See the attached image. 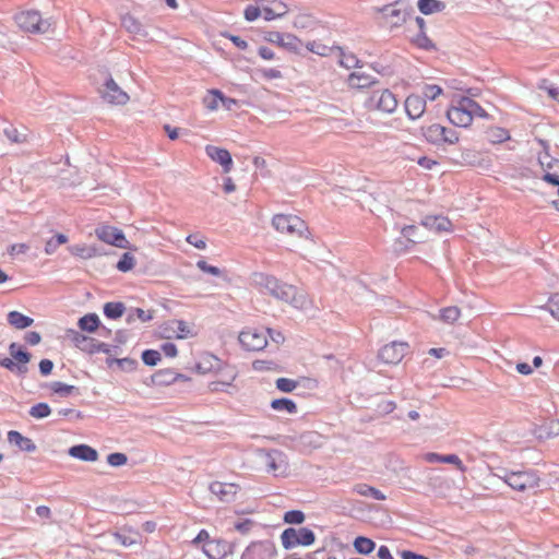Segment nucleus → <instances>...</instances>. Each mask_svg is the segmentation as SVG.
<instances>
[{"label":"nucleus","mask_w":559,"mask_h":559,"mask_svg":"<svg viewBox=\"0 0 559 559\" xmlns=\"http://www.w3.org/2000/svg\"><path fill=\"white\" fill-rule=\"evenodd\" d=\"M250 285L263 295H270L277 300L287 302L295 308H304L307 299L297 287L282 282L274 275L254 272L250 276Z\"/></svg>","instance_id":"nucleus-1"},{"label":"nucleus","mask_w":559,"mask_h":559,"mask_svg":"<svg viewBox=\"0 0 559 559\" xmlns=\"http://www.w3.org/2000/svg\"><path fill=\"white\" fill-rule=\"evenodd\" d=\"M493 476L519 492L535 490L539 487L540 483L538 473L534 469L510 471L498 467L496 472H493Z\"/></svg>","instance_id":"nucleus-2"},{"label":"nucleus","mask_w":559,"mask_h":559,"mask_svg":"<svg viewBox=\"0 0 559 559\" xmlns=\"http://www.w3.org/2000/svg\"><path fill=\"white\" fill-rule=\"evenodd\" d=\"M425 140L436 146L453 145L459 141V133L451 128L432 123L421 128Z\"/></svg>","instance_id":"nucleus-3"},{"label":"nucleus","mask_w":559,"mask_h":559,"mask_svg":"<svg viewBox=\"0 0 559 559\" xmlns=\"http://www.w3.org/2000/svg\"><path fill=\"white\" fill-rule=\"evenodd\" d=\"M15 22L21 29L32 34H45L51 28V22L44 20L36 10L20 12L15 15Z\"/></svg>","instance_id":"nucleus-4"},{"label":"nucleus","mask_w":559,"mask_h":559,"mask_svg":"<svg viewBox=\"0 0 559 559\" xmlns=\"http://www.w3.org/2000/svg\"><path fill=\"white\" fill-rule=\"evenodd\" d=\"M396 96L388 88L374 90L365 100V107L369 110H379L392 114L397 107Z\"/></svg>","instance_id":"nucleus-5"},{"label":"nucleus","mask_w":559,"mask_h":559,"mask_svg":"<svg viewBox=\"0 0 559 559\" xmlns=\"http://www.w3.org/2000/svg\"><path fill=\"white\" fill-rule=\"evenodd\" d=\"M281 542L283 547L288 550L297 546L312 545L316 542V535L308 527H288L282 532Z\"/></svg>","instance_id":"nucleus-6"},{"label":"nucleus","mask_w":559,"mask_h":559,"mask_svg":"<svg viewBox=\"0 0 559 559\" xmlns=\"http://www.w3.org/2000/svg\"><path fill=\"white\" fill-rule=\"evenodd\" d=\"M272 225L277 231L292 236L305 237L308 233L305 221L296 215L276 214L272 219Z\"/></svg>","instance_id":"nucleus-7"},{"label":"nucleus","mask_w":559,"mask_h":559,"mask_svg":"<svg viewBox=\"0 0 559 559\" xmlns=\"http://www.w3.org/2000/svg\"><path fill=\"white\" fill-rule=\"evenodd\" d=\"M408 350V343L393 341L380 348L378 358L384 364L397 365L405 357Z\"/></svg>","instance_id":"nucleus-8"},{"label":"nucleus","mask_w":559,"mask_h":559,"mask_svg":"<svg viewBox=\"0 0 559 559\" xmlns=\"http://www.w3.org/2000/svg\"><path fill=\"white\" fill-rule=\"evenodd\" d=\"M262 464L269 473L274 476L283 475L286 472L287 462L285 454L280 450L260 451Z\"/></svg>","instance_id":"nucleus-9"},{"label":"nucleus","mask_w":559,"mask_h":559,"mask_svg":"<svg viewBox=\"0 0 559 559\" xmlns=\"http://www.w3.org/2000/svg\"><path fill=\"white\" fill-rule=\"evenodd\" d=\"M71 335V340L74 343V345L80 348L81 350L87 352V353H104V354H110L112 346L98 342L92 337H88L78 331L70 330L69 331Z\"/></svg>","instance_id":"nucleus-10"},{"label":"nucleus","mask_w":559,"mask_h":559,"mask_svg":"<svg viewBox=\"0 0 559 559\" xmlns=\"http://www.w3.org/2000/svg\"><path fill=\"white\" fill-rule=\"evenodd\" d=\"M467 103V97H461L455 105H452L447 116L451 123L456 127L466 128L472 123V116Z\"/></svg>","instance_id":"nucleus-11"},{"label":"nucleus","mask_w":559,"mask_h":559,"mask_svg":"<svg viewBox=\"0 0 559 559\" xmlns=\"http://www.w3.org/2000/svg\"><path fill=\"white\" fill-rule=\"evenodd\" d=\"M99 93L102 98L109 104L124 105L129 100V95L120 88L111 76L106 79Z\"/></svg>","instance_id":"nucleus-12"},{"label":"nucleus","mask_w":559,"mask_h":559,"mask_svg":"<svg viewBox=\"0 0 559 559\" xmlns=\"http://www.w3.org/2000/svg\"><path fill=\"white\" fill-rule=\"evenodd\" d=\"M239 342L247 350H262L267 345L265 332L255 329L243 330L239 334Z\"/></svg>","instance_id":"nucleus-13"},{"label":"nucleus","mask_w":559,"mask_h":559,"mask_svg":"<svg viewBox=\"0 0 559 559\" xmlns=\"http://www.w3.org/2000/svg\"><path fill=\"white\" fill-rule=\"evenodd\" d=\"M95 235L99 240L118 248L124 249L129 245V241L126 239L122 230L112 226H99L95 229Z\"/></svg>","instance_id":"nucleus-14"},{"label":"nucleus","mask_w":559,"mask_h":559,"mask_svg":"<svg viewBox=\"0 0 559 559\" xmlns=\"http://www.w3.org/2000/svg\"><path fill=\"white\" fill-rule=\"evenodd\" d=\"M397 4L399 3H390L381 8H376V11L381 13L393 27L401 26L411 14L407 8H399Z\"/></svg>","instance_id":"nucleus-15"},{"label":"nucleus","mask_w":559,"mask_h":559,"mask_svg":"<svg viewBox=\"0 0 559 559\" xmlns=\"http://www.w3.org/2000/svg\"><path fill=\"white\" fill-rule=\"evenodd\" d=\"M265 40L272 44H276L289 51H297L300 45V40L296 36L280 32L266 33Z\"/></svg>","instance_id":"nucleus-16"},{"label":"nucleus","mask_w":559,"mask_h":559,"mask_svg":"<svg viewBox=\"0 0 559 559\" xmlns=\"http://www.w3.org/2000/svg\"><path fill=\"white\" fill-rule=\"evenodd\" d=\"M205 152L212 160L218 163L223 167L224 173L227 174L231 170L233 158L227 150L214 145H207L205 147Z\"/></svg>","instance_id":"nucleus-17"},{"label":"nucleus","mask_w":559,"mask_h":559,"mask_svg":"<svg viewBox=\"0 0 559 559\" xmlns=\"http://www.w3.org/2000/svg\"><path fill=\"white\" fill-rule=\"evenodd\" d=\"M405 111L409 119L420 118L426 110V100L423 96L412 94L405 99Z\"/></svg>","instance_id":"nucleus-18"},{"label":"nucleus","mask_w":559,"mask_h":559,"mask_svg":"<svg viewBox=\"0 0 559 559\" xmlns=\"http://www.w3.org/2000/svg\"><path fill=\"white\" fill-rule=\"evenodd\" d=\"M238 487L235 484L213 481L210 491L223 502L234 501Z\"/></svg>","instance_id":"nucleus-19"},{"label":"nucleus","mask_w":559,"mask_h":559,"mask_svg":"<svg viewBox=\"0 0 559 559\" xmlns=\"http://www.w3.org/2000/svg\"><path fill=\"white\" fill-rule=\"evenodd\" d=\"M425 460L428 463L453 464L462 473H464L466 471L465 465L463 464L462 460L456 454H439V453H435V452H429L425 455Z\"/></svg>","instance_id":"nucleus-20"},{"label":"nucleus","mask_w":559,"mask_h":559,"mask_svg":"<svg viewBox=\"0 0 559 559\" xmlns=\"http://www.w3.org/2000/svg\"><path fill=\"white\" fill-rule=\"evenodd\" d=\"M378 80L364 72H353L348 75L347 84L350 88L362 90L373 86Z\"/></svg>","instance_id":"nucleus-21"},{"label":"nucleus","mask_w":559,"mask_h":559,"mask_svg":"<svg viewBox=\"0 0 559 559\" xmlns=\"http://www.w3.org/2000/svg\"><path fill=\"white\" fill-rule=\"evenodd\" d=\"M72 457L84 462H95L98 459V452L87 444H76L69 449Z\"/></svg>","instance_id":"nucleus-22"},{"label":"nucleus","mask_w":559,"mask_h":559,"mask_svg":"<svg viewBox=\"0 0 559 559\" xmlns=\"http://www.w3.org/2000/svg\"><path fill=\"white\" fill-rule=\"evenodd\" d=\"M8 441L24 452L31 453L36 450V444L32 439L24 437L22 433L15 430L8 432Z\"/></svg>","instance_id":"nucleus-23"},{"label":"nucleus","mask_w":559,"mask_h":559,"mask_svg":"<svg viewBox=\"0 0 559 559\" xmlns=\"http://www.w3.org/2000/svg\"><path fill=\"white\" fill-rule=\"evenodd\" d=\"M204 555L209 559H221L226 555V542L221 539H212L202 548Z\"/></svg>","instance_id":"nucleus-24"},{"label":"nucleus","mask_w":559,"mask_h":559,"mask_svg":"<svg viewBox=\"0 0 559 559\" xmlns=\"http://www.w3.org/2000/svg\"><path fill=\"white\" fill-rule=\"evenodd\" d=\"M8 323L15 329L23 330L31 326L34 320L16 310L10 311L7 316Z\"/></svg>","instance_id":"nucleus-25"},{"label":"nucleus","mask_w":559,"mask_h":559,"mask_svg":"<svg viewBox=\"0 0 559 559\" xmlns=\"http://www.w3.org/2000/svg\"><path fill=\"white\" fill-rule=\"evenodd\" d=\"M423 225L430 230L445 231L450 229L451 222L444 216H427Z\"/></svg>","instance_id":"nucleus-26"},{"label":"nucleus","mask_w":559,"mask_h":559,"mask_svg":"<svg viewBox=\"0 0 559 559\" xmlns=\"http://www.w3.org/2000/svg\"><path fill=\"white\" fill-rule=\"evenodd\" d=\"M181 374L170 369L158 370L152 376V381L156 385H169L177 381Z\"/></svg>","instance_id":"nucleus-27"},{"label":"nucleus","mask_w":559,"mask_h":559,"mask_svg":"<svg viewBox=\"0 0 559 559\" xmlns=\"http://www.w3.org/2000/svg\"><path fill=\"white\" fill-rule=\"evenodd\" d=\"M417 5L425 15L442 12L445 9V3L440 0H418Z\"/></svg>","instance_id":"nucleus-28"},{"label":"nucleus","mask_w":559,"mask_h":559,"mask_svg":"<svg viewBox=\"0 0 559 559\" xmlns=\"http://www.w3.org/2000/svg\"><path fill=\"white\" fill-rule=\"evenodd\" d=\"M112 537L116 543H118L124 547H129V546H132L138 543L140 535L138 532H133V531L127 532L126 530H122L119 532H115L112 534Z\"/></svg>","instance_id":"nucleus-29"},{"label":"nucleus","mask_w":559,"mask_h":559,"mask_svg":"<svg viewBox=\"0 0 559 559\" xmlns=\"http://www.w3.org/2000/svg\"><path fill=\"white\" fill-rule=\"evenodd\" d=\"M121 25L127 32L133 35L145 36L146 33L143 29L141 23L132 15L127 14L121 19Z\"/></svg>","instance_id":"nucleus-30"},{"label":"nucleus","mask_w":559,"mask_h":559,"mask_svg":"<svg viewBox=\"0 0 559 559\" xmlns=\"http://www.w3.org/2000/svg\"><path fill=\"white\" fill-rule=\"evenodd\" d=\"M354 491L359 496L371 497L379 501H383L386 499L385 495L382 491L367 484H357L354 487Z\"/></svg>","instance_id":"nucleus-31"},{"label":"nucleus","mask_w":559,"mask_h":559,"mask_svg":"<svg viewBox=\"0 0 559 559\" xmlns=\"http://www.w3.org/2000/svg\"><path fill=\"white\" fill-rule=\"evenodd\" d=\"M100 321L96 313H87L79 319L78 325L82 331L88 333L95 332L99 328Z\"/></svg>","instance_id":"nucleus-32"},{"label":"nucleus","mask_w":559,"mask_h":559,"mask_svg":"<svg viewBox=\"0 0 559 559\" xmlns=\"http://www.w3.org/2000/svg\"><path fill=\"white\" fill-rule=\"evenodd\" d=\"M487 140L490 143L499 144L511 139L507 129L501 127H491L486 131Z\"/></svg>","instance_id":"nucleus-33"},{"label":"nucleus","mask_w":559,"mask_h":559,"mask_svg":"<svg viewBox=\"0 0 559 559\" xmlns=\"http://www.w3.org/2000/svg\"><path fill=\"white\" fill-rule=\"evenodd\" d=\"M271 407L277 412H285L287 414H296L298 408L297 404L287 397L275 399L271 402Z\"/></svg>","instance_id":"nucleus-34"},{"label":"nucleus","mask_w":559,"mask_h":559,"mask_svg":"<svg viewBox=\"0 0 559 559\" xmlns=\"http://www.w3.org/2000/svg\"><path fill=\"white\" fill-rule=\"evenodd\" d=\"M124 310H126V307L120 301H117V302H106L104 305V314L108 319L116 320V319L121 318L123 316V313H124Z\"/></svg>","instance_id":"nucleus-35"},{"label":"nucleus","mask_w":559,"mask_h":559,"mask_svg":"<svg viewBox=\"0 0 559 559\" xmlns=\"http://www.w3.org/2000/svg\"><path fill=\"white\" fill-rule=\"evenodd\" d=\"M354 547L358 554L369 555L370 552H372L374 550L376 543L368 537L358 536L354 540Z\"/></svg>","instance_id":"nucleus-36"},{"label":"nucleus","mask_w":559,"mask_h":559,"mask_svg":"<svg viewBox=\"0 0 559 559\" xmlns=\"http://www.w3.org/2000/svg\"><path fill=\"white\" fill-rule=\"evenodd\" d=\"M223 99V93L218 90H211L203 98V104L209 110H216L218 103Z\"/></svg>","instance_id":"nucleus-37"},{"label":"nucleus","mask_w":559,"mask_h":559,"mask_svg":"<svg viewBox=\"0 0 559 559\" xmlns=\"http://www.w3.org/2000/svg\"><path fill=\"white\" fill-rule=\"evenodd\" d=\"M69 252L74 257L91 259L96 254V250L85 245H73L68 247Z\"/></svg>","instance_id":"nucleus-38"},{"label":"nucleus","mask_w":559,"mask_h":559,"mask_svg":"<svg viewBox=\"0 0 559 559\" xmlns=\"http://www.w3.org/2000/svg\"><path fill=\"white\" fill-rule=\"evenodd\" d=\"M5 136L14 143H25L28 140L27 129H23V131L17 130L14 127H10L4 129Z\"/></svg>","instance_id":"nucleus-39"},{"label":"nucleus","mask_w":559,"mask_h":559,"mask_svg":"<svg viewBox=\"0 0 559 559\" xmlns=\"http://www.w3.org/2000/svg\"><path fill=\"white\" fill-rule=\"evenodd\" d=\"M460 316L461 310L455 306L445 307L440 310V320L443 321L444 323L452 324L455 321H457Z\"/></svg>","instance_id":"nucleus-40"},{"label":"nucleus","mask_w":559,"mask_h":559,"mask_svg":"<svg viewBox=\"0 0 559 559\" xmlns=\"http://www.w3.org/2000/svg\"><path fill=\"white\" fill-rule=\"evenodd\" d=\"M31 357H32V355L24 349L14 352L12 358L16 361L15 364L21 367V376H24L25 373H27V371H28L27 364L29 362Z\"/></svg>","instance_id":"nucleus-41"},{"label":"nucleus","mask_w":559,"mask_h":559,"mask_svg":"<svg viewBox=\"0 0 559 559\" xmlns=\"http://www.w3.org/2000/svg\"><path fill=\"white\" fill-rule=\"evenodd\" d=\"M136 319L142 322H147L153 319V314L151 311H145L141 308H133L128 312L127 322L132 323Z\"/></svg>","instance_id":"nucleus-42"},{"label":"nucleus","mask_w":559,"mask_h":559,"mask_svg":"<svg viewBox=\"0 0 559 559\" xmlns=\"http://www.w3.org/2000/svg\"><path fill=\"white\" fill-rule=\"evenodd\" d=\"M50 413H51L50 406L44 402L33 405L28 411L29 416L33 418H37V419L45 418V417L49 416Z\"/></svg>","instance_id":"nucleus-43"},{"label":"nucleus","mask_w":559,"mask_h":559,"mask_svg":"<svg viewBox=\"0 0 559 559\" xmlns=\"http://www.w3.org/2000/svg\"><path fill=\"white\" fill-rule=\"evenodd\" d=\"M68 241V237L63 234H58L57 236L47 240L45 245V252L47 254H52L56 252L59 246L66 243Z\"/></svg>","instance_id":"nucleus-44"},{"label":"nucleus","mask_w":559,"mask_h":559,"mask_svg":"<svg viewBox=\"0 0 559 559\" xmlns=\"http://www.w3.org/2000/svg\"><path fill=\"white\" fill-rule=\"evenodd\" d=\"M107 364L109 367L116 364L122 370H134L138 366V361L132 358H108Z\"/></svg>","instance_id":"nucleus-45"},{"label":"nucleus","mask_w":559,"mask_h":559,"mask_svg":"<svg viewBox=\"0 0 559 559\" xmlns=\"http://www.w3.org/2000/svg\"><path fill=\"white\" fill-rule=\"evenodd\" d=\"M236 379V373L230 372L228 374L227 380L223 381H213L210 383L209 388L211 392H227V388L231 386L233 381Z\"/></svg>","instance_id":"nucleus-46"},{"label":"nucleus","mask_w":559,"mask_h":559,"mask_svg":"<svg viewBox=\"0 0 559 559\" xmlns=\"http://www.w3.org/2000/svg\"><path fill=\"white\" fill-rule=\"evenodd\" d=\"M417 230L418 227L415 225H407L402 228V235L408 245L414 246L415 243L423 241L417 237Z\"/></svg>","instance_id":"nucleus-47"},{"label":"nucleus","mask_w":559,"mask_h":559,"mask_svg":"<svg viewBox=\"0 0 559 559\" xmlns=\"http://www.w3.org/2000/svg\"><path fill=\"white\" fill-rule=\"evenodd\" d=\"M50 389L53 393H57L60 396H68L78 390L74 385H70L60 381L51 382Z\"/></svg>","instance_id":"nucleus-48"},{"label":"nucleus","mask_w":559,"mask_h":559,"mask_svg":"<svg viewBox=\"0 0 559 559\" xmlns=\"http://www.w3.org/2000/svg\"><path fill=\"white\" fill-rule=\"evenodd\" d=\"M414 44L425 50H433L436 49L432 40L427 36L425 32H419L418 35L414 38Z\"/></svg>","instance_id":"nucleus-49"},{"label":"nucleus","mask_w":559,"mask_h":559,"mask_svg":"<svg viewBox=\"0 0 559 559\" xmlns=\"http://www.w3.org/2000/svg\"><path fill=\"white\" fill-rule=\"evenodd\" d=\"M134 263H135L134 257L129 252H124L117 263V269L120 272H128L133 269Z\"/></svg>","instance_id":"nucleus-50"},{"label":"nucleus","mask_w":559,"mask_h":559,"mask_svg":"<svg viewBox=\"0 0 559 559\" xmlns=\"http://www.w3.org/2000/svg\"><path fill=\"white\" fill-rule=\"evenodd\" d=\"M306 516L305 513L300 510H290L285 512L284 514V522L288 524H301L305 521Z\"/></svg>","instance_id":"nucleus-51"},{"label":"nucleus","mask_w":559,"mask_h":559,"mask_svg":"<svg viewBox=\"0 0 559 559\" xmlns=\"http://www.w3.org/2000/svg\"><path fill=\"white\" fill-rule=\"evenodd\" d=\"M141 357L143 362L151 367L156 366L162 358L160 353L155 349H145Z\"/></svg>","instance_id":"nucleus-52"},{"label":"nucleus","mask_w":559,"mask_h":559,"mask_svg":"<svg viewBox=\"0 0 559 559\" xmlns=\"http://www.w3.org/2000/svg\"><path fill=\"white\" fill-rule=\"evenodd\" d=\"M466 104L468 105L472 119L474 117H480V118H485V119L489 118L488 112L474 99L467 97Z\"/></svg>","instance_id":"nucleus-53"},{"label":"nucleus","mask_w":559,"mask_h":559,"mask_svg":"<svg viewBox=\"0 0 559 559\" xmlns=\"http://www.w3.org/2000/svg\"><path fill=\"white\" fill-rule=\"evenodd\" d=\"M275 384L276 388L284 393L293 392L298 385L297 381L288 378H278Z\"/></svg>","instance_id":"nucleus-54"},{"label":"nucleus","mask_w":559,"mask_h":559,"mask_svg":"<svg viewBox=\"0 0 559 559\" xmlns=\"http://www.w3.org/2000/svg\"><path fill=\"white\" fill-rule=\"evenodd\" d=\"M442 93V88L436 84H427L423 88V97L426 99L435 100Z\"/></svg>","instance_id":"nucleus-55"},{"label":"nucleus","mask_w":559,"mask_h":559,"mask_svg":"<svg viewBox=\"0 0 559 559\" xmlns=\"http://www.w3.org/2000/svg\"><path fill=\"white\" fill-rule=\"evenodd\" d=\"M127 461H128L127 455L124 453H120V452L110 453L107 456V463L110 466H115V467L124 465L127 463Z\"/></svg>","instance_id":"nucleus-56"},{"label":"nucleus","mask_w":559,"mask_h":559,"mask_svg":"<svg viewBox=\"0 0 559 559\" xmlns=\"http://www.w3.org/2000/svg\"><path fill=\"white\" fill-rule=\"evenodd\" d=\"M359 60L358 58L353 53H342L340 64L346 69H353L358 67Z\"/></svg>","instance_id":"nucleus-57"},{"label":"nucleus","mask_w":559,"mask_h":559,"mask_svg":"<svg viewBox=\"0 0 559 559\" xmlns=\"http://www.w3.org/2000/svg\"><path fill=\"white\" fill-rule=\"evenodd\" d=\"M197 266L204 273H209L211 275H214V276H221L222 275V270L218 269L217 266H214V265H211L209 264L206 261L204 260H199L197 262Z\"/></svg>","instance_id":"nucleus-58"},{"label":"nucleus","mask_w":559,"mask_h":559,"mask_svg":"<svg viewBox=\"0 0 559 559\" xmlns=\"http://www.w3.org/2000/svg\"><path fill=\"white\" fill-rule=\"evenodd\" d=\"M0 366L10 370L11 372H14L16 374H20L21 376V367L17 366L15 364V361H13V359L11 358H8V357H2L0 355Z\"/></svg>","instance_id":"nucleus-59"},{"label":"nucleus","mask_w":559,"mask_h":559,"mask_svg":"<svg viewBox=\"0 0 559 559\" xmlns=\"http://www.w3.org/2000/svg\"><path fill=\"white\" fill-rule=\"evenodd\" d=\"M176 331L178 333L179 338H186V337L193 336V333L190 330L189 325L182 320L177 321V330Z\"/></svg>","instance_id":"nucleus-60"},{"label":"nucleus","mask_w":559,"mask_h":559,"mask_svg":"<svg viewBox=\"0 0 559 559\" xmlns=\"http://www.w3.org/2000/svg\"><path fill=\"white\" fill-rule=\"evenodd\" d=\"M243 14H245V19L247 21L252 22V21H255L262 14V11L258 7L248 5L245 9Z\"/></svg>","instance_id":"nucleus-61"},{"label":"nucleus","mask_w":559,"mask_h":559,"mask_svg":"<svg viewBox=\"0 0 559 559\" xmlns=\"http://www.w3.org/2000/svg\"><path fill=\"white\" fill-rule=\"evenodd\" d=\"M253 526V521L250 519H245L235 523V530L240 532L241 534L248 533Z\"/></svg>","instance_id":"nucleus-62"},{"label":"nucleus","mask_w":559,"mask_h":559,"mask_svg":"<svg viewBox=\"0 0 559 559\" xmlns=\"http://www.w3.org/2000/svg\"><path fill=\"white\" fill-rule=\"evenodd\" d=\"M52 368H53V362L50 360V359H41L39 361V371L43 376H48L51 373L52 371Z\"/></svg>","instance_id":"nucleus-63"},{"label":"nucleus","mask_w":559,"mask_h":559,"mask_svg":"<svg viewBox=\"0 0 559 559\" xmlns=\"http://www.w3.org/2000/svg\"><path fill=\"white\" fill-rule=\"evenodd\" d=\"M544 309H547L550 314L559 321V302L554 301L552 299L549 300L548 305L544 307Z\"/></svg>","instance_id":"nucleus-64"}]
</instances>
